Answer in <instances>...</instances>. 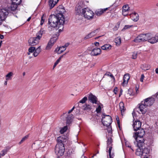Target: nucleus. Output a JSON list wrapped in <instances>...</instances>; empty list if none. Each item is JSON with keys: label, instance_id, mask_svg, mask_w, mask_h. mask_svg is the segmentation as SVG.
Masks as SVG:
<instances>
[{"label": "nucleus", "instance_id": "nucleus-1", "mask_svg": "<svg viewBox=\"0 0 158 158\" xmlns=\"http://www.w3.org/2000/svg\"><path fill=\"white\" fill-rule=\"evenodd\" d=\"M64 10V7L62 6H59L56 9L57 12H59L56 15H51L48 18V23L50 26L53 28L58 27V28L62 27V29H60L59 31L61 32L64 26L63 24L64 23L65 19L62 12Z\"/></svg>", "mask_w": 158, "mask_h": 158}, {"label": "nucleus", "instance_id": "nucleus-2", "mask_svg": "<svg viewBox=\"0 0 158 158\" xmlns=\"http://www.w3.org/2000/svg\"><path fill=\"white\" fill-rule=\"evenodd\" d=\"M64 139L61 136L57 138V143L55 147V152L58 157L62 156L64 153L65 148L64 142Z\"/></svg>", "mask_w": 158, "mask_h": 158}, {"label": "nucleus", "instance_id": "nucleus-3", "mask_svg": "<svg viewBox=\"0 0 158 158\" xmlns=\"http://www.w3.org/2000/svg\"><path fill=\"white\" fill-rule=\"evenodd\" d=\"M44 31L43 29L40 30L36 34V37H31L28 40L29 44L31 46H34L39 43V41L42 37V35L44 33Z\"/></svg>", "mask_w": 158, "mask_h": 158}, {"label": "nucleus", "instance_id": "nucleus-4", "mask_svg": "<svg viewBox=\"0 0 158 158\" xmlns=\"http://www.w3.org/2000/svg\"><path fill=\"white\" fill-rule=\"evenodd\" d=\"M149 33L141 34L138 35L133 40V42L138 43L148 41L149 37Z\"/></svg>", "mask_w": 158, "mask_h": 158}, {"label": "nucleus", "instance_id": "nucleus-5", "mask_svg": "<svg viewBox=\"0 0 158 158\" xmlns=\"http://www.w3.org/2000/svg\"><path fill=\"white\" fill-rule=\"evenodd\" d=\"M82 15L85 18L88 19L93 18L94 15L93 12L88 8L83 9Z\"/></svg>", "mask_w": 158, "mask_h": 158}, {"label": "nucleus", "instance_id": "nucleus-6", "mask_svg": "<svg viewBox=\"0 0 158 158\" xmlns=\"http://www.w3.org/2000/svg\"><path fill=\"white\" fill-rule=\"evenodd\" d=\"M102 121L103 125L106 127L109 126L112 122L111 118L110 115L105 114L102 117Z\"/></svg>", "mask_w": 158, "mask_h": 158}, {"label": "nucleus", "instance_id": "nucleus-7", "mask_svg": "<svg viewBox=\"0 0 158 158\" xmlns=\"http://www.w3.org/2000/svg\"><path fill=\"white\" fill-rule=\"evenodd\" d=\"M61 117L65 118L66 123L67 125H69L73 121L74 116L73 114H68L63 113Z\"/></svg>", "mask_w": 158, "mask_h": 158}, {"label": "nucleus", "instance_id": "nucleus-8", "mask_svg": "<svg viewBox=\"0 0 158 158\" xmlns=\"http://www.w3.org/2000/svg\"><path fill=\"white\" fill-rule=\"evenodd\" d=\"M9 12L6 9H2L0 10V25L2 24L3 21L5 20Z\"/></svg>", "mask_w": 158, "mask_h": 158}, {"label": "nucleus", "instance_id": "nucleus-9", "mask_svg": "<svg viewBox=\"0 0 158 158\" xmlns=\"http://www.w3.org/2000/svg\"><path fill=\"white\" fill-rule=\"evenodd\" d=\"M137 132L134 133L133 137L135 139H137V138H143L145 134V131L143 128H140L138 130Z\"/></svg>", "mask_w": 158, "mask_h": 158}, {"label": "nucleus", "instance_id": "nucleus-10", "mask_svg": "<svg viewBox=\"0 0 158 158\" xmlns=\"http://www.w3.org/2000/svg\"><path fill=\"white\" fill-rule=\"evenodd\" d=\"M135 141L134 142V143L136 144L138 148H143L144 146H145V140L143 138H137V139H135Z\"/></svg>", "mask_w": 158, "mask_h": 158}, {"label": "nucleus", "instance_id": "nucleus-11", "mask_svg": "<svg viewBox=\"0 0 158 158\" xmlns=\"http://www.w3.org/2000/svg\"><path fill=\"white\" fill-rule=\"evenodd\" d=\"M88 98L90 102L93 104H98V98L95 96L92 93H90L89 94Z\"/></svg>", "mask_w": 158, "mask_h": 158}, {"label": "nucleus", "instance_id": "nucleus-12", "mask_svg": "<svg viewBox=\"0 0 158 158\" xmlns=\"http://www.w3.org/2000/svg\"><path fill=\"white\" fill-rule=\"evenodd\" d=\"M144 104H145V105L146 106H150L152 105L154 103V100L153 98H148L144 100V101H143Z\"/></svg>", "mask_w": 158, "mask_h": 158}, {"label": "nucleus", "instance_id": "nucleus-13", "mask_svg": "<svg viewBox=\"0 0 158 158\" xmlns=\"http://www.w3.org/2000/svg\"><path fill=\"white\" fill-rule=\"evenodd\" d=\"M149 39H148V42L151 44H154L156 43L158 41V33H156L155 35V37H151V35L150 34H149Z\"/></svg>", "mask_w": 158, "mask_h": 158}, {"label": "nucleus", "instance_id": "nucleus-14", "mask_svg": "<svg viewBox=\"0 0 158 158\" xmlns=\"http://www.w3.org/2000/svg\"><path fill=\"white\" fill-rule=\"evenodd\" d=\"M141 123L139 120H136L135 121L133 125V128L135 131H137L138 130L140 129L141 127Z\"/></svg>", "mask_w": 158, "mask_h": 158}, {"label": "nucleus", "instance_id": "nucleus-15", "mask_svg": "<svg viewBox=\"0 0 158 158\" xmlns=\"http://www.w3.org/2000/svg\"><path fill=\"white\" fill-rule=\"evenodd\" d=\"M130 78V75L129 74L127 73L125 74L123 78V81L122 84V85L124 86L127 85Z\"/></svg>", "mask_w": 158, "mask_h": 158}, {"label": "nucleus", "instance_id": "nucleus-16", "mask_svg": "<svg viewBox=\"0 0 158 158\" xmlns=\"http://www.w3.org/2000/svg\"><path fill=\"white\" fill-rule=\"evenodd\" d=\"M129 8L128 5H126L123 6L122 14L124 16H126L128 14Z\"/></svg>", "mask_w": 158, "mask_h": 158}, {"label": "nucleus", "instance_id": "nucleus-17", "mask_svg": "<svg viewBox=\"0 0 158 158\" xmlns=\"http://www.w3.org/2000/svg\"><path fill=\"white\" fill-rule=\"evenodd\" d=\"M101 50L100 48H95L92 51L91 55L92 56H97L101 53Z\"/></svg>", "mask_w": 158, "mask_h": 158}, {"label": "nucleus", "instance_id": "nucleus-18", "mask_svg": "<svg viewBox=\"0 0 158 158\" xmlns=\"http://www.w3.org/2000/svg\"><path fill=\"white\" fill-rule=\"evenodd\" d=\"M99 31V30L98 29H97L90 33L88 35H86L84 39H87L91 38L94 36Z\"/></svg>", "mask_w": 158, "mask_h": 158}, {"label": "nucleus", "instance_id": "nucleus-19", "mask_svg": "<svg viewBox=\"0 0 158 158\" xmlns=\"http://www.w3.org/2000/svg\"><path fill=\"white\" fill-rule=\"evenodd\" d=\"M146 106L144 104L143 101H142L141 103L139 108L142 114H144L146 112L147 110L146 108Z\"/></svg>", "mask_w": 158, "mask_h": 158}, {"label": "nucleus", "instance_id": "nucleus-20", "mask_svg": "<svg viewBox=\"0 0 158 158\" xmlns=\"http://www.w3.org/2000/svg\"><path fill=\"white\" fill-rule=\"evenodd\" d=\"M130 15L131 19L134 22H137L139 20V16L137 13L134 12L130 14Z\"/></svg>", "mask_w": 158, "mask_h": 158}, {"label": "nucleus", "instance_id": "nucleus-21", "mask_svg": "<svg viewBox=\"0 0 158 158\" xmlns=\"http://www.w3.org/2000/svg\"><path fill=\"white\" fill-rule=\"evenodd\" d=\"M113 142L112 139L111 138H108L107 141V148H109V150L111 149V152L112 149V143Z\"/></svg>", "mask_w": 158, "mask_h": 158}, {"label": "nucleus", "instance_id": "nucleus-22", "mask_svg": "<svg viewBox=\"0 0 158 158\" xmlns=\"http://www.w3.org/2000/svg\"><path fill=\"white\" fill-rule=\"evenodd\" d=\"M142 149L143 151V156H146V155L149 153L150 150L149 147H145V146H144Z\"/></svg>", "mask_w": 158, "mask_h": 158}, {"label": "nucleus", "instance_id": "nucleus-23", "mask_svg": "<svg viewBox=\"0 0 158 158\" xmlns=\"http://www.w3.org/2000/svg\"><path fill=\"white\" fill-rule=\"evenodd\" d=\"M81 108L84 110H86L87 111H90L92 109L91 106L90 105L86 104L82 106Z\"/></svg>", "mask_w": 158, "mask_h": 158}, {"label": "nucleus", "instance_id": "nucleus-24", "mask_svg": "<svg viewBox=\"0 0 158 158\" xmlns=\"http://www.w3.org/2000/svg\"><path fill=\"white\" fill-rule=\"evenodd\" d=\"M83 9L81 6L78 5L76 6L75 10L77 14H82V10Z\"/></svg>", "mask_w": 158, "mask_h": 158}, {"label": "nucleus", "instance_id": "nucleus-25", "mask_svg": "<svg viewBox=\"0 0 158 158\" xmlns=\"http://www.w3.org/2000/svg\"><path fill=\"white\" fill-rule=\"evenodd\" d=\"M111 46L109 44H106L101 47L102 49L103 50H109L111 49Z\"/></svg>", "mask_w": 158, "mask_h": 158}, {"label": "nucleus", "instance_id": "nucleus-26", "mask_svg": "<svg viewBox=\"0 0 158 158\" xmlns=\"http://www.w3.org/2000/svg\"><path fill=\"white\" fill-rule=\"evenodd\" d=\"M119 106L122 114L123 115V114L125 110L123 103V102H120L119 104Z\"/></svg>", "mask_w": 158, "mask_h": 158}, {"label": "nucleus", "instance_id": "nucleus-27", "mask_svg": "<svg viewBox=\"0 0 158 158\" xmlns=\"http://www.w3.org/2000/svg\"><path fill=\"white\" fill-rule=\"evenodd\" d=\"M135 154L138 156H143V151L142 148H138L136 150Z\"/></svg>", "mask_w": 158, "mask_h": 158}, {"label": "nucleus", "instance_id": "nucleus-28", "mask_svg": "<svg viewBox=\"0 0 158 158\" xmlns=\"http://www.w3.org/2000/svg\"><path fill=\"white\" fill-rule=\"evenodd\" d=\"M109 8V7L106 8L104 9H101L100 10L97 12H96V14L97 15L100 16L107 10Z\"/></svg>", "mask_w": 158, "mask_h": 158}, {"label": "nucleus", "instance_id": "nucleus-29", "mask_svg": "<svg viewBox=\"0 0 158 158\" xmlns=\"http://www.w3.org/2000/svg\"><path fill=\"white\" fill-rule=\"evenodd\" d=\"M18 5H19V4H17L16 3H14L12 2L10 6V9L11 10L14 11L17 8Z\"/></svg>", "mask_w": 158, "mask_h": 158}, {"label": "nucleus", "instance_id": "nucleus-30", "mask_svg": "<svg viewBox=\"0 0 158 158\" xmlns=\"http://www.w3.org/2000/svg\"><path fill=\"white\" fill-rule=\"evenodd\" d=\"M13 75V73L12 72H10L8 73L6 75V80L7 81L9 80H11Z\"/></svg>", "mask_w": 158, "mask_h": 158}, {"label": "nucleus", "instance_id": "nucleus-31", "mask_svg": "<svg viewBox=\"0 0 158 158\" xmlns=\"http://www.w3.org/2000/svg\"><path fill=\"white\" fill-rule=\"evenodd\" d=\"M49 5L50 7V9H52L56 4H55V2L53 0H49Z\"/></svg>", "mask_w": 158, "mask_h": 158}, {"label": "nucleus", "instance_id": "nucleus-32", "mask_svg": "<svg viewBox=\"0 0 158 158\" xmlns=\"http://www.w3.org/2000/svg\"><path fill=\"white\" fill-rule=\"evenodd\" d=\"M115 42L117 46L119 45L121 42V38L120 36L118 37L115 39Z\"/></svg>", "mask_w": 158, "mask_h": 158}, {"label": "nucleus", "instance_id": "nucleus-33", "mask_svg": "<svg viewBox=\"0 0 158 158\" xmlns=\"http://www.w3.org/2000/svg\"><path fill=\"white\" fill-rule=\"evenodd\" d=\"M68 129V127L67 126H64L63 127L61 128L60 132L61 134H63Z\"/></svg>", "mask_w": 158, "mask_h": 158}, {"label": "nucleus", "instance_id": "nucleus-34", "mask_svg": "<svg viewBox=\"0 0 158 158\" xmlns=\"http://www.w3.org/2000/svg\"><path fill=\"white\" fill-rule=\"evenodd\" d=\"M87 99V98L86 97H84L81 99V100L80 101L78 102V104L80 103L84 104L85 102Z\"/></svg>", "mask_w": 158, "mask_h": 158}, {"label": "nucleus", "instance_id": "nucleus-35", "mask_svg": "<svg viewBox=\"0 0 158 158\" xmlns=\"http://www.w3.org/2000/svg\"><path fill=\"white\" fill-rule=\"evenodd\" d=\"M58 38V37L57 36L53 37L51 39L50 42L54 44V43L56 42Z\"/></svg>", "mask_w": 158, "mask_h": 158}, {"label": "nucleus", "instance_id": "nucleus-36", "mask_svg": "<svg viewBox=\"0 0 158 158\" xmlns=\"http://www.w3.org/2000/svg\"><path fill=\"white\" fill-rule=\"evenodd\" d=\"M53 45V44L52 43L50 42H49L46 48V49L47 50H49L52 48V46Z\"/></svg>", "mask_w": 158, "mask_h": 158}, {"label": "nucleus", "instance_id": "nucleus-37", "mask_svg": "<svg viewBox=\"0 0 158 158\" xmlns=\"http://www.w3.org/2000/svg\"><path fill=\"white\" fill-rule=\"evenodd\" d=\"M66 50V48L64 47L63 46L60 47L58 49V53H61L63 52Z\"/></svg>", "mask_w": 158, "mask_h": 158}, {"label": "nucleus", "instance_id": "nucleus-38", "mask_svg": "<svg viewBox=\"0 0 158 158\" xmlns=\"http://www.w3.org/2000/svg\"><path fill=\"white\" fill-rule=\"evenodd\" d=\"M7 150L6 149H3L1 151V153H0V158L2 156H4L7 153Z\"/></svg>", "mask_w": 158, "mask_h": 158}, {"label": "nucleus", "instance_id": "nucleus-39", "mask_svg": "<svg viewBox=\"0 0 158 158\" xmlns=\"http://www.w3.org/2000/svg\"><path fill=\"white\" fill-rule=\"evenodd\" d=\"M133 26V25H125L123 28L122 29V31H124L125 30L129 29Z\"/></svg>", "mask_w": 158, "mask_h": 158}, {"label": "nucleus", "instance_id": "nucleus-40", "mask_svg": "<svg viewBox=\"0 0 158 158\" xmlns=\"http://www.w3.org/2000/svg\"><path fill=\"white\" fill-rule=\"evenodd\" d=\"M35 50V48L34 47L32 46L30 47L28 49V51L31 53L34 52Z\"/></svg>", "mask_w": 158, "mask_h": 158}, {"label": "nucleus", "instance_id": "nucleus-41", "mask_svg": "<svg viewBox=\"0 0 158 158\" xmlns=\"http://www.w3.org/2000/svg\"><path fill=\"white\" fill-rule=\"evenodd\" d=\"M28 136L27 135L26 136L23 137L21 140V141L19 142V144H21L23 142H24L26 139H27L28 138Z\"/></svg>", "mask_w": 158, "mask_h": 158}, {"label": "nucleus", "instance_id": "nucleus-42", "mask_svg": "<svg viewBox=\"0 0 158 158\" xmlns=\"http://www.w3.org/2000/svg\"><path fill=\"white\" fill-rule=\"evenodd\" d=\"M14 3L19 5L21 2V0H11Z\"/></svg>", "mask_w": 158, "mask_h": 158}, {"label": "nucleus", "instance_id": "nucleus-43", "mask_svg": "<svg viewBox=\"0 0 158 158\" xmlns=\"http://www.w3.org/2000/svg\"><path fill=\"white\" fill-rule=\"evenodd\" d=\"M74 151L73 149H70L67 152V154L68 156H70L71 154L73 153Z\"/></svg>", "mask_w": 158, "mask_h": 158}, {"label": "nucleus", "instance_id": "nucleus-44", "mask_svg": "<svg viewBox=\"0 0 158 158\" xmlns=\"http://www.w3.org/2000/svg\"><path fill=\"white\" fill-rule=\"evenodd\" d=\"M102 108L100 105H99L98 107L96 108V111L97 113H100L101 110Z\"/></svg>", "mask_w": 158, "mask_h": 158}, {"label": "nucleus", "instance_id": "nucleus-45", "mask_svg": "<svg viewBox=\"0 0 158 158\" xmlns=\"http://www.w3.org/2000/svg\"><path fill=\"white\" fill-rule=\"evenodd\" d=\"M74 109L75 107L74 106L71 109L69 110L68 112H66L65 113H64L67 114H71V113L73 111V110H74Z\"/></svg>", "mask_w": 158, "mask_h": 158}, {"label": "nucleus", "instance_id": "nucleus-46", "mask_svg": "<svg viewBox=\"0 0 158 158\" xmlns=\"http://www.w3.org/2000/svg\"><path fill=\"white\" fill-rule=\"evenodd\" d=\"M35 51L37 53H38V54H39L40 53L41 51V48L40 46H39L36 49L35 48Z\"/></svg>", "mask_w": 158, "mask_h": 158}, {"label": "nucleus", "instance_id": "nucleus-47", "mask_svg": "<svg viewBox=\"0 0 158 158\" xmlns=\"http://www.w3.org/2000/svg\"><path fill=\"white\" fill-rule=\"evenodd\" d=\"M137 53L136 52H133L132 55V58L135 59L137 58Z\"/></svg>", "mask_w": 158, "mask_h": 158}, {"label": "nucleus", "instance_id": "nucleus-48", "mask_svg": "<svg viewBox=\"0 0 158 158\" xmlns=\"http://www.w3.org/2000/svg\"><path fill=\"white\" fill-rule=\"evenodd\" d=\"M109 156L110 158H113V157L114 156V155L113 153H112V154H111L110 149L109 150Z\"/></svg>", "mask_w": 158, "mask_h": 158}, {"label": "nucleus", "instance_id": "nucleus-49", "mask_svg": "<svg viewBox=\"0 0 158 158\" xmlns=\"http://www.w3.org/2000/svg\"><path fill=\"white\" fill-rule=\"evenodd\" d=\"M44 15H43L41 17V22L40 23V25H42L43 24V23L44 22Z\"/></svg>", "mask_w": 158, "mask_h": 158}, {"label": "nucleus", "instance_id": "nucleus-50", "mask_svg": "<svg viewBox=\"0 0 158 158\" xmlns=\"http://www.w3.org/2000/svg\"><path fill=\"white\" fill-rule=\"evenodd\" d=\"M60 62L59 60H57L56 62H55L53 66V69H54L56 65L58 64V63Z\"/></svg>", "mask_w": 158, "mask_h": 158}, {"label": "nucleus", "instance_id": "nucleus-51", "mask_svg": "<svg viewBox=\"0 0 158 158\" xmlns=\"http://www.w3.org/2000/svg\"><path fill=\"white\" fill-rule=\"evenodd\" d=\"M118 91V88L117 87H115L113 90V92L115 94H116Z\"/></svg>", "mask_w": 158, "mask_h": 158}, {"label": "nucleus", "instance_id": "nucleus-52", "mask_svg": "<svg viewBox=\"0 0 158 158\" xmlns=\"http://www.w3.org/2000/svg\"><path fill=\"white\" fill-rule=\"evenodd\" d=\"M39 54H38V53H37L35 51L33 54V56L35 57L37 56Z\"/></svg>", "mask_w": 158, "mask_h": 158}, {"label": "nucleus", "instance_id": "nucleus-53", "mask_svg": "<svg viewBox=\"0 0 158 158\" xmlns=\"http://www.w3.org/2000/svg\"><path fill=\"white\" fill-rule=\"evenodd\" d=\"M144 77V76L143 74H142L141 75V77L140 79V81L142 82L143 81V79Z\"/></svg>", "mask_w": 158, "mask_h": 158}, {"label": "nucleus", "instance_id": "nucleus-54", "mask_svg": "<svg viewBox=\"0 0 158 158\" xmlns=\"http://www.w3.org/2000/svg\"><path fill=\"white\" fill-rule=\"evenodd\" d=\"M69 44L68 43H67V44H66L64 46H63L64 47H65L66 48L69 45Z\"/></svg>", "mask_w": 158, "mask_h": 158}, {"label": "nucleus", "instance_id": "nucleus-55", "mask_svg": "<svg viewBox=\"0 0 158 158\" xmlns=\"http://www.w3.org/2000/svg\"><path fill=\"white\" fill-rule=\"evenodd\" d=\"M99 43L98 42H96L94 44L96 46H98L99 45Z\"/></svg>", "mask_w": 158, "mask_h": 158}, {"label": "nucleus", "instance_id": "nucleus-56", "mask_svg": "<svg viewBox=\"0 0 158 158\" xmlns=\"http://www.w3.org/2000/svg\"><path fill=\"white\" fill-rule=\"evenodd\" d=\"M110 76L114 80H115V78L113 75L112 74H110Z\"/></svg>", "mask_w": 158, "mask_h": 158}, {"label": "nucleus", "instance_id": "nucleus-57", "mask_svg": "<svg viewBox=\"0 0 158 158\" xmlns=\"http://www.w3.org/2000/svg\"><path fill=\"white\" fill-rule=\"evenodd\" d=\"M0 38L1 39H2L4 38V36L3 35H0Z\"/></svg>", "mask_w": 158, "mask_h": 158}, {"label": "nucleus", "instance_id": "nucleus-58", "mask_svg": "<svg viewBox=\"0 0 158 158\" xmlns=\"http://www.w3.org/2000/svg\"><path fill=\"white\" fill-rule=\"evenodd\" d=\"M55 2V4H56L59 0H53Z\"/></svg>", "mask_w": 158, "mask_h": 158}, {"label": "nucleus", "instance_id": "nucleus-59", "mask_svg": "<svg viewBox=\"0 0 158 158\" xmlns=\"http://www.w3.org/2000/svg\"><path fill=\"white\" fill-rule=\"evenodd\" d=\"M155 71L156 73L157 74H158V68H157L156 69Z\"/></svg>", "mask_w": 158, "mask_h": 158}, {"label": "nucleus", "instance_id": "nucleus-60", "mask_svg": "<svg viewBox=\"0 0 158 158\" xmlns=\"http://www.w3.org/2000/svg\"><path fill=\"white\" fill-rule=\"evenodd\" d=\"M62 57V56H60L59 58L57 60H59V61H60V60L61 59V58Z\"/></svg>", "mask_w": 158, "mask_h": 158}, {"label": "nucleus", "instance_id": "nucleus-61", "mask_svg": "<svg viewBox=\"0 0 158 158\" xmlns=\"http://www.w3.org/2000/svg\"><path fill=\"white\" fill-rule=\"evenodd\" d=\"M31 18L30 17H29L27 20V21H29L31 19Z\"/></svg>", "mask_w": 158, "mask_h": 158}, {"label": "nucleus", "instance_id": "nucleus-62", "mask_svg": "<svg viewBox=\"0 0 158 158\" xmlns=\"http://www.w3.org/2000/svg\"><path fill=\"white\" fill-rule=\"evenodd\" d=\"M7 81H6L4 82V85H7Z\"/></svg>", "mask_w": 158, "mask_h": 158}, {"label": "nucleus", "instance_id": "nucleus-63", "mask_svg": "<svg viewBox=\"0 0 158 158\" xmlns=\"http://www.w3.org/2000/svg\"><path fill=\"white\" fill-rule=\"evenodd\" d=\"M156 97L157 98H158V93H156Z\"/></svg>", "mask_w": 158, "mask_h": 158}, {"label": "nucleus", "instance_id": "nucleus-64", "mask_svg": "<svg viewBox=\"0 0 158 158\" xmlns=\"http://www.w3.org/2000/svg\"><path fill=\"white\" fill-rule=\"evenodd\" d=\"M25 73L24 72L23 73V76H24L25 75Z\"/></svg>", "mask_w": 158, "mask_h": 158}]
</instances>
